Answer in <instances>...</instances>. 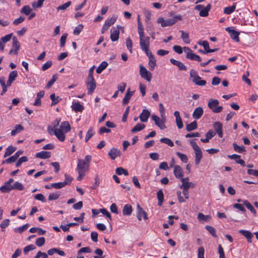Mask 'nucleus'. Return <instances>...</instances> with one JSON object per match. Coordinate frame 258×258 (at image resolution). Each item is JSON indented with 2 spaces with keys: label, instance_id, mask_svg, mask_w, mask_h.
<instances>
[{
  "label": "nucleus",
  "instance_id": "19",
  "mask_svg": "<svg viewBox=\"0 0 258 258\" xmlns=\"http://www.w3.org/2000/svg\"><path fill=\"white\" fill-rule=\"evenodd\" d=\"M108 155L112 160H114L117 157L120 155V152L117 149L113 148L108 152Z\"/></svg>",
  "mask_w": 258,
  "mask_h": 258
},
{
  "label": "nucleus",
  "instance_id": "46",
  "mask_svg": "<svg viewBox=\"0 0 258 258\" xmlns=\"http://www.w3.org/2000/svg\"><path fill=\"white\" fill-rule=\"evenodd\" d=\"M60 195L59 192L51 193L49 195L48 199L49 201L56 200L59 198Z\"/></svg>",
  "mask_w": 258,
  "mask_h": 258
},
{
  "label": "nucleus",
  "instance_id": "7",
  "mask_svg": "<svg viewBox=\"0 0 258 258\" xmlns=\"http://www.w3.org/2000/svg\"><path fill=\"white\" fill-rule=\"evenodd\" d=\"M140 75L149 82L151 81L152 77V73L148 71L146 68L142 64L140 65Z\"/></svg>",
  "mask_w": 258,
  "mask_h": 258
},
{
  "label": "nucleus",
  "instance_id": "5",
  "mask_svg": "<svg viewBox=\"0 0 258 258\" xmlns=\"http://www.w3.org/2000/svg\"><path fill=\"white\" fill-rule=\"evenodd\" d=\"M219 102L217 99H210L209 100L208 106L212 111L215 113L221 112L222 111L223 107L218 106Z\"/></svg>",
  "mask_w": 258,
  "mask_h": 258
},
{
  "label": "nucleus",
  "instance_id": "25",
  "mask_svg": "<svg viewBox=\"0 0 258 258\" xmlns=\"http://www.w3.org/2000/svg\"><path fill=\"white\" fill-rule=\"evenodd\" d=\"M24 127L21 124H17L14 128L11 131V136H14L16 134L20 133L24 130Z\"/></svg>",
  "mask_w": 258,
  "mask_h": 258
},
{
  "label": "nucleus",
  "instance_id": "15",
  "mask_svg": "<svg viewBox=\"0 0 258 258\" xmlns=\"http://www.w3.org/2000/svg\"><path fill=\"white\" fill-rule=\"evenodd\" d=\"M150 115V111L146 109H144L142 112L140 114L139 117L142 122H146Z\"/></svg>",
  "mask_w": 258,
  "mask_h": 258
},
{
  "label": "nucleus",
  "instance_id": "56",
  "mask_svg": "<svg viewBox=\"0 0 258 258\" xmlns=\"http://www.w3.org/2000/svg\"><path fill=\"white\" fill-rule=\"evenodd\" d=\"M181 37L184 43L186 44L190 43V40L189 38L188 33H182Z\"/></svg>",
  "mask_w": 258,
  "mask_h": 258
},
{
  "label": "nucleus",
  "instance_id": "52",
  "mask_svg": "<svg viewBox=\"0 0 258 258\" xmlns=\"http://www.w3.org/2000/svg\"><path fill=\"white\" fill-rule=\"evenodd\" d=\"M126 45L130 52L132 53L133 52V42L130 38H127L126 39Z\"/></svg>",
  "mask_w": 258,
  "mask_h": 258
},
{
  "label": "nucleus",
  "instance_id": "45",
  "mask_svg": "<svg viewBox=\"0 0 258 258\" xmlns=\"http://www.w3.org/2000/svg\"><path fill=\"white\" fill-rule=\"evenodd\" d=\"M160 141L161 143H163L168 145L170 147H173L174 146V144H173V142L170 139L167 138H161L160 140Z\"/></svg>",
  "mask_w": 258,
  "mask_h": 258
},
{
  "label": "nucleus",
  "instance_id": "26",
  "mask_svg": "<svg viewBox=\"0 0 258 258\" xmlns=\"http://www.w3.org/2000/svg\"><path fill=\"white\" fill-rule=\"evenodd\" d=\"M133 211L132 206L129 204L125 205L123 208L122 213L123 215H131Z\"/></svg>",
  "mask_w": 258,
  "mask_h": 258
},
{
  "label": "nucleus",
  "instance_id": "39",
  "mask_svg": "<svg viewBox=\"0 0 258 258\" xmlns=\"http://www.w3.org/2000/svg\"><path fill=\"white\" fill-rule=\"evenodd\" d=\"M189 76L192 78V82L196 81V79H200V77L198 75V72L193 69H191L190 70V73H189Z\"/></svg>",
  "mask_w": 258,
  "mask_h": 258
},
{
  "label": "nucleus",
  "instance_id": "43",
  "mask_svg": "<svg viewBox=\"0 0 258 258\" xmlns=\"http://www.w3.org/2000/svg\"><path fill=\"white\" fill-rule=\"evenodd\" d=\"M12 189H16L19 190H23L24 189V187L22 184L18 181L15 182L13 185H12Z\"/></svg>",
  "mask_w": 258,
  "mask_h": 258
},
{
  "label": "nucleus",
  "instance_id": "40",
  "mask_svg": "<svg viewBox=\"0 0 258 258\" xmlns=\"http://www.w3.org/2000/svg\"><path fill=\"white\" fill-rule=\"evenodd\" d=\"M32 10L31 9L29 6H25L21 10V13L25 14L26 15H29L31 14Z\"/></svg>",
  "mask_w": 258,
  "mask_h": 258
},
{
  "label": "nucleus",
  "instance_id": "17",
  "mask_svg": "<svg viewBox=\"0 0 258 258\" xmlns=\"http://www.w3.org/2000/svg\"><path fill=\"white\" fill-rule=\"evenodd\" d=\"M170 61L173 65L176 66L178 67L179 69L181 71H186L187 68L186 66L180 61L177 60L174 58H171Z\"/></svg>",
  "mask_w": 258,
  "mask_h": 258
},
{
  "label": "nucleus",
  "instance_id": "59",
  "mask_svg": "<svg viewBox=\"0 0 258 258\" xmlns=\"http://www.w3.org/2000/svg\"><path fill=\"white\" fill-rule=\"evenodd\" d=\"M28 161V158L26 156H23L21 157L18 161L16 163V166L18 167L20 166L21 164L23 162H26Z\"/></svg>",
  "mask_w": 258,
  "mask_h": 258
},
{
  "label": "nucleus",
  "instance_id": "55",
  "mask_svg": "<svg viewBox=\"0 0 258 258\" xmlns=\"http://www.w3.org/2000/svg\"><path fill=\"white\" fill-rule=\"evenodd\" d=\"M45 243V238L43 237L38 238L36 239L35 244L39 247L43 246Z\"/></svg>",
  "mask_w": 258,
  "mask_h": 258
},
{
  "label": "nucleus",
  "instance_id": "9",
  "mask_svg": "<svg viewBox=\"0 0 258 258\" xmlns=\"http://www.w3.org/2000/svg\"><path fill=\"white\" fill-rule=\"evenodd\" d=\"M116 19L117 17L115 16H113L110 19H107L102 28V32L107 31L109 28L115 22Z\"/></svg>",
  "mask_w": 258,
  "mask_h": 258
},
{
  "label": "nucleus",
  "instance_id": "3",
  "mask_svg": "<svg viewBox=\"0 0 258 258\" xmlns=\"http://www.w3.org/2000/svg\"><path fill=\"white\" fill-rule=\"evenodd\" d=\"M140 34V44L142 50L146 53H149L151 51L149 50L150 40L149 36H145L144 33H139Z\"/></svg>",
  "mask_w": 258,
  "mask_h": 258
},
{
  "label": "nucleus",
  "instance_id": "62",
  "mask_svg": "<svg viewBox=\"0 0 258 258\" xmlns=\"http://www.w3.org/2000/svg\"><path fill=\"white\" fill-rule=\"evenodd\" d=\"M65 186V184L63 182H60L58 183H51V186H53V188L56 189L61 188Z\"/></svg>",
  "mask_w": 258,
  "mask_h": 258
},
{
  "label": "nucleus",
  "instance_id": "22",
  "mask_svg": "<svg viewBox=\"0 0 258 258\" xmlns=\"http://www.w3.org/2000/svg\"><path fill=\"white\" fill-rule=\"evenodd\" d=\"M35 157L41 159H47L50 157V152L48 151H41L36 154Z\"/></svg>",
  "mask_w": 258,
  "mask_h": 258
},
{
  "label": "nucleus",
  "instance_id": "44",
  "mask_svg": "<svg viewBox=\"0 0 258 258\" xmlns=\"http://www.w3.org/2000/svg\"><path fill=\"white\" fill-rule=\"evenodd\" d=\"M198 44L202 46L204 50H206L205 52H207V51L209 49V44L208 41H202L200 40L198 42Z\"/></svg>",
  "mask_w": 258,
  "mask_h": 258
},
{
  "label": "nucleus",
  "instance_id": "31",
  "mask_svg": "<svg viewBox=\"0 0 258 258\" xmlns=\"http://www.w3.org/2000/svg\"><path fill=\"white\" fill-rule=\"evenodd\" d=\"M108 66V63L105 61H102L96 69V73L100 74L104 70H105Z\"/></svg>",
  "mask_w": 258,
  "mask_h": 258
},
{
  "label": "nucleus",
  "instance_id": "37",
  "mask_svg": "<svg viewBox=\"0 0 258 258\" xmlns=\"http://www.w3.org/2000/svg\"><path fill=\"white\" fill-rule=\"evenodd\" d=\"M16 150V148L12 146H9L6 150L4 157L5 158L14 153Z\"/></svg>",
  "mask_w": 258,
  "mask_h": 258
},
{
  "label": "nucleus",
  "instance_id": "32",
  "mask_svg": "<svg viewBox=\"0 0 258 258\" xmlns=\"http://www.w3.org/2000/svg\"><path fill=\"white\" fill-rule=\"evenodd\" d=\"M12 189L11 185H8L6 182L4 185L0 187V190L3 193H7L10 192Z\"/></svg>",
  "mask_w": 258,
  "mask_h": 258
},
{
  "label": "nucleus",
  "instance_id": "64",
  "mask_svg": "<svg viewBox=\"0 0 258 258\" xmlns=\"http://www.w3.org/2000/svg\"><path fill=\"white\" fill-rule=\"evenodd\" d=\"M205 250L203 247H200L198 249V258H205L204 257Z\"/></svg>",
  "mask_w": 258,
  "mask_h": 258
},
{
  "label": "nucleus",
  "instance_id": "33",
  "mask_svg": "<svg viewBox=\"0 0 258 258\" xmlns=\"http://www.w3.org/2000/svg\"><path fill=\"white\" fill-rule=\"evenodd\" d=\"M145 127V125L142 123L137 124L132 130V133L139 132L143 130Z\"/></svg>",
  "mask_w": 258,
  "mask_h": 258
},
{
  "label": "nucleus",
  "instance_id": "16",
  "mask_svg": "<svg viewBox=\"0 0 258 258\" xmlns=\"http://www.w3.org/2000/svg\"><path fill=\"white\" fill-rule=\"evenodd\" d=\"M186 58L191 60H195L199 62L202 61L201 57L199 55L193 53L192 50L190 51L189 52L186 53Z\"/></svg>",
  "mask_w": 258,
  "mask_h": 258
},
{
  "label": "nucleus",
  "instance_id": "24",
  "mask_svg": "<svg viewBox=\"0 0 258 258\" xmlns=\"http://www.w3.org/2000/svg\"><path fill=\"white\" fill-rule=\"evenodd\" d=\"M134 91L131 92L130 89H128L127 90V91L125 95V96L123 98V100H122V104L123 105H125L129 102L132 96H133V95L134 94Z\"/></svg>",
  "mask_w": 258,
  "mask_h": 258
},
{
  "label": "nucleus",
  "instance_id": "57",
  "mask_svg": "<svg viewBox=\"0 0 258 258\" xmlns=\"http://www.w3.org/2000/svg\"><path fill=\"white\" fill-rule=\"evenodd\" d=\"M12 36V33L9 34L8 35H6L5 36L1 38L0 42L5 44V43L11 40Z\"/></svg>",
  "mask_w": 258,
  "mask_h": 258
},
{
  "label": "nucleus",
  "instance_id": "29",
  "mask_svg": "<svg viewBox=\"0 0 258 258\" xmlns=\"http://www.w3.org/2000/svg\"><path fill=\"white\" fill-rule=\"evenodd\" d=\"M234 150L235 152L239 153H242L246 151L245 148L244 146H239L235 143H233Z\"/></svg>",
  "mask_w": 258,
  "mask_h": 258
},
{
  "label": "nucleus",
  "instance_id": "53",
  "mask_svg": "<svg viewBox=\"0 0 258 258\" xmlns=\"http://www.w3.org/2000/svg\"><path fill=\"white\" fill-rule=\"evenodd\" d=\"M196 81L192 82L195 84L199 86H204L206 85L207 82L204 80H202V78L200 77V79H196Z\"/></svg>",
  "mask_w": 258,
  "mask_h": 258
},
{
  "label": "nucleus",
  "instance_id": "12",
  "mask_svg": "<svg viewBox=\"0 0 258 258\" xmlns=\"http://www.w3.org/2000/svg\"><path fill=\"white\" fill-rule=\"evenodd\" d=\"M13 48L10 50L9 54L14 53L15 54H18V51L20 49V44L19 42L17 40L16 37H13Z\"/></svg>",
  "mask_w": 258,
  "mask_h": 258
},
{
  "label": "nucleus",
  "instance_id": "60",
  "mask_svg": "<svg viewBox=\"0 0 258 258\" xmlns=\"http://www.w3.org/2000/svg\"><path fill=\"white\" fill-rule=\"evenodd\" d=\"M36 248V247L33 244H30L29 245L26 246L24 248V252L25 254H27V253L30 251L34 250Z\"/></svg>",
  "mask_w": 258,
  "mask_h": 258
},
{
  "label": "nucleus",
  "instance_id": "48",
  "mask_svg": "<svg viewBox=\"0 0 258 258\" xmlns=\"http://www.w3.org/2000/svg\"><path fill=\"white\" fill-rule=\"evenodd\" d=\"M222 124L219 121L215 122L213 124V127L216 133L222 131Z\"/></svg>",
  "mask_w": 258,
  "mask_h": 258
},
{
  "label": "nucleus",
  "instance_id": "36",
  "mask_svg": "<svg viewBox=\"0 0 258 258\" xmlns=\"http://www.w3.org/2000/svg\"><path fill=\"white\" fill-rule=\"evenodd\" d=\"M87 86L88 93L91 95L94 91L96 87V83L86 84Z\"/></svg>",
  "mask_w": 258,
  "mask_h": 258
},
{
  "label": "nucleus",
  "instance_id": "47",
  "mask_svg": "<svg viewBox=\"0 0 258 258\" xmlns=\"http://www.w3.org/2000/svg\"><path fill=\"white\" fill-rule=\"evenodd\" d=\"M94 132L93 130V128L90 127L86 135L85 142H87L94 135Z\"/></svg>",
  "mask_w": 258,
  "mask_h": 258
},
{
  "label": "nucleus",
  "instance_id": "1",
  "mask_svg": "<svg viewBox=\"0 0 258 258\" xmlns=\"http://www.w3.org/2000/svg\"><path fill=\"white\" fill-rule=\"evenodd\" d=\"M91 156L87 155L85 159H79L77 169L78 172L86 173L89 170L90 163L91 161Z\"/></svg>",
  "mask_w": 258,
  "mask_h": 258
},
{
  "label": "nucleus",
  "instance_id": "2",
  "mask_svg": "<svg viewBox=\"0 0 258 258\" xmlns=\"http://www.w3.org/2000/svg\"><path fill=\"white\" fill-rule=\"evenodd\" d=\"M181 16L179 15L175 16L173 18L164 19L163 17H159L157 22L160 24L163 27L170 26L175 24L177 20H181Z\"/></svg>",
  "mask_w": 258,
  "mask_h": 258
},
{
  "label": "nucleus",
  "instance_id": "14",
  "mask_svg": "<svg viewBox=\"0 0 258 258\" xmlns=\"http://www.w3.org/2000/svg\"><path fill=\"white\" fill-rule=\"evenodd\" d=\"M204 113V110L201 107H197L194 111L192 117L195 119H200Z\"/></svg>",
  "mask_w": 258,
  "mask_h": 258
},
{
  "label": "nucleus",
  "instance_id": "20",
  "mask_svg": "<svg viewBox=\"0 0 258 258\" xmlns=\"http://www.w3.org/2000/svg\"><path fill=\"white\" fill-rule=\"evenodd\" d=\"M174 174L176 178H180L183 176V171L181 167L179 165L174 166Z\"/></svg>",
  "mask_w": 258,
  "mask_h": 258
},
{
  "label": "nucleus",
  "instance_id": "51",
  "mask_svg": "<svg viewBox=\"0 0 258 258\" xmlns=\"http://www.w3.org/2000/svg\"><path fill=\"white\" fill-rule=\"evenodd\" d=\"M205 228L213 236L215 237H217L216 234V230L214 227L211 226L207 225Z\"/></svg>",
  "mask_w": 258,
  "mask_h": 258
},
{
  "label": "nucleus",
  "instance_id": "6",
  "mask_svg": "<svg viewBox=\"0 0 258 258\" xmlns=\"http://www.w3.org/2000/svg\"><path fill=\"white\" fill-rule=\"evenodd\" d=\"M48 132L51 135L54 134L60 142H63L65 140L64 132L59 128L54 130L51 126H49L48 127Z\"/></svg>",
  "mask_w": 258,
  "mask_h": 258
},
{
  "label": "nucleus",
  "instance_id": "58",
  "mask_svg": "<svg viewBox=\"0 0 258 258\" xmlns=\"http://www.w3.org/2000/svg\"><path fill=\"white\" fill-rule=\"evenodd\" d=\"M94 252L95 254H97L98 255L94 256V258H104V257L102 256L103 251L102 249H101L100 248H97L94 251Z\"/></svg>",
  "mask_w": 258,
  "mask_h": 258
},
{
  "label": "nucleus",
  "instance_id": "21",
  "mask_svg": "<svg viewBox=\"0 0 258 258\" xmlns=\"http://www.w3.org/2000/svg\"><path fill=\"white\" fill-rule=\"evenodd\" d=\"M64 133H67L71 131V127L68 121H63L61 122L60 128Z\"/></svg>",
  "mask_w": 258,
  "mask_h": 258
},
{
  "label": "nucleus",
  "instance_id": "35",
  "mask_svg": "<svg viewBox=\"0 0 258 258\" xmlns=\"http://www.w3.org/2000/svg\"><path fill=\"white\" fill-rule=\"evenodd\" d=\"M72 107L73 110L76 112L82 111L84 109L83 106L79 102L74 103Z\"/></svg>",
  "mask_w": 258,
  "mask_h": 258
},
{
  "label": "nucleus",
  "instance_id": "34",
  "mask_svg": "<svg viewBox=\"0 0 258 258\" xmlns=\"http://www.w3.org/2000/svg\"><path fill=\"white\" fill-rule=\"evenodd\" d=\"M158 201V205L161 206L164 200V194L162 189H160L157 193Z\"/></svg>",
  "mask_w": 258,
  "mask_h": 258
},
{
  "label": "nucleus",
  "instance_id": "27",
  "mask_svg": "<svg viewBox=\"0 0 258 258\" xmlns=\"http://www.w3.org/2000/svg\"><path fill=\"white\" fill-rule=\"evenodd\" d=\"M243 204L244 205L246 206V207L250 211L251 213L253 214L254 216L256 215V212L255 210L254 209L253 207L250 204V203L247 200H244L243 201Z\"/></svg>",
  "mask_w": 258,
  "mask_h": 258
},
{
  "label": "nucleus",
  "instance_id": "50",
  "mask_svg": "<svg viewBox=\"0 0 258 258\" xmlns=\"http://www.w3.org/2000/svg\"><path fill=\"white\" fill-rule=\"evenodd\" d=\"M57 79L56 75L52 76L51 79L47 83L46 88H50Z\"/></svg>",
  "mask_w": 258,
  "mask_h": 258
},
{
  "label": "nucleus",
  "instance_id": "23",
  "mask_svg": "<svg viewBox=\"0 0 258 258\" xmlns=\"http://www.w3.org/2000/svg\"><path fill=\"white\" fill-rule=\"evenodd\" d=\"M54 253H57L61 256H64L65 255V253L63 251L60 250L59 249L57 248H52L47 251V254L49 255H52Z\"/></svg>",
  "mask_w": 258,
  "mask_h": 258
},
{
  "label": "nucleus",
  "instance_id": "38",
  "mask_svg": "<svg viewBox=\"0 0 258 258\" xmlns=\"http://www.w3.org/2000/svg\"><path fill=\"white\" fill-rule=\"evenodd\" d=\"M236 8V4L234 3L232 6L226 7L224 10V13L226 14L229 15L233 12Z\"/></svg>",
  "mask_w": 258,
  "mask_h": 258
},
{
  "label": "nucleus",
  "instance_id": "63",
  "mask_svg": "<svg viewBox=\"0 0 258 258\" xmlns=\"http://www.w3.org/2000/svg\"><path fill=\"white\" fill-rule=\"evenodd\" d=\"M34 199L36 200L41 201L42 202H45L46 200L44 196L41 194H38L34 196Z\"/></svg>",
  "mask_w": 258,
  "mask_h": 258
},
{
  "label": "nucleus",
  "instance_id": "10",
  "mask_svg": "<svg viewBox=\"0 0 258 258\" xmlns=\"http://www.w3.org/2000/svg\"><path fill=\"white\" fill-rule=\"evenodd\" d=\"M151 118L152 120L154 121L155 124L160 129L163 130L166 128V126L165 125V122L157 115L153 114Z\"/></svg>",
  "mask_w": 258,
  "mask_h": 258
},
{
  "label": "nucleus",
  "instance_id": "30",
  "mask_svg": "<svg viewBox=\"0 0 258 258\" xmlns=\"http://www.w3.org/2000/svg\"><path fill=\"white\" fill-rule=\"evenodd\" d=\"M50 98L52 101L51 106H53L58 102H59L61 99L59 96H55V95L54 93H52L50 95Z\"/></svg>",
  "mask_w": 258,
  "mask_h": 258
},
{
  "label": "nucleus",
  "instance_id": "49",
  "mask_svg": "<svg viewBox=\"0 0 258 258\" xmlns=\"http://www.w3.org/2000/svg\"><path fill=\"white\" fill-rule=\"evenodd\" d=\"M176 155L180 159L181 161H182L184 163L187 162L188 158L186 155L181 153L180 152H176Z\"/></svg>",
  "mask_w": 258,
  "mask_h": 258
},
{
  "label": "nucleus",
  "instance_id": "4",
  "mask_svg": "<svg viewBox=\"0 0 258 258\" xmlns=\"http://www.w3.org/2000/svg\"><path fill=\"white\" fill-rule=\"evenodd\" d=\"M189 142L195 153V164L198 165L203 157L201 149L194 140H190Z\"/></svg>",
  "mask_w": 258,
  "mask_h": 258
},
{
  "label": "nucleus",
  "instance_id": "42",
  "mask_svg": "<svg viewBox=\"0 0 258 258\" xmlns=\"http://www.w3.org/2000/svg\"><path fill=\"white\" fill-rule=\"evenodd\" d=\"M115 171H116V173L119 175H120L121 174H124L125 176H127L128 175V171L126 169H125L122 167L117 168L115 170Z\"/></svg>",
  "mask_w": 258,
  "mask_h": 258
},
{
  "label": "nucleus",
  "instance_id": "8",
  "mask_svg": "<svg viewBox=\"0 0 258 258\" xmlns=\"http://www.w3.org/2000/svg\"><path fill=\"white\" fill-rule=\"evenodd\" d=\"M211 8V5L208 4L206 7L202 5H197L195 9L200 11L199 15L201 17H206L209 14V11Z\"/></svg>",
  "mask_w": 258,
  "mask_h": 258
},
{
  "label": "nucleus",
  "instance_id": "54",
  "mask_svg": "<svg viewBox=\"0 0 258 258\" xmlns=\"http://www.w3.org/2000/svg\"><path fill=\"white\" fill-rule=\"evenodd\" d=\"M124 28L121 26H117L116 27H113L111 29L110 32H123Z\"/></svg>",
  "mask_w": 258,
  "mask_h": 258
},
{
  "label": "nucleus",
  "instance_id": "61",
  "mask_svg": "<svg viewBox=\"0 0 258 258\" xmlns=\"http://www.w3.org/2000/svg\"><path fill=\"white\" fill-rule=\"evenodd\" d=\"M18 76V73L16 71H13L11 72L9 75V79L14 81L16 77Z\"/></svg>",
  "mask_w": 258,
  "mask_h": 258
},
{
  "label": "nucleus",
  "instance_id": "18",
  "mask_svg": "<svg viewBox=\"0 0 258 258\" xmlns=\"http://www.w3.org/2000/svg\"><path fill=\"white\" fill-rule=\"evenodd\" d=\"M239 233L242 234L247 239L248 242H251L252 234L249 231L241 229L239 230Z\"/></svg>",
  "mask_w": 258,
  "mask_h": 258
},
{
  "label": "nucleus",
  "instance_id": "13",
  "mask_svg": "<svg viewBox=\"0 0 258 258\" xmlns=\"http://www.w3.org/2000/svg\"><path fill=\"white\" fill-rule=\"evenodd\" d=\"M137 218L139 221L142 220V217H143L144 220L148 219V216L147 213L141 208L139 204H138L137 207Z\"/></svg>",
  "mask_w": 258,
  "mask_h": 258
},
{
  "label": "nucleus",
  "instance_id": "28",
  "mask_svg": "<svg viewBox=\"0 0 258 258\" xmlns=\"http://www.w3.org/2000/svg\"><path fill=\"white\" fill-rule=\"evenodd\" d=\"M198 128L197 122L196 121H194L192 122L187 124L186 125V130L187 132L194 131Z\"/></svg>",
  "mask_w": 258,
  "mask_h": 258
},
{
  "label": "nucleus",
  "instance_id": "11",
  "mask_svg": "<svg viewBox=\"0 0 258 258\" xmlns=\"http://www.w3.org/2000/svg\"><path fill=\"white\" fill-rule=\"evenodd\" d=\"M147 55L149 57V67L150 71H153L155 69V67L156 66V60L154 58V55L152 54V52H149L146 53Z\"/></svg>",
  "mask_w": 258,
  "mask_h": 258
},
{
  "label": "nucleus",
  "instance_id": "41",
  "mask_svg": "<svg viewBox=\"0 0 258 258\" xmlns=\"http://www.w3.org/2000/svg\"><path fill=\"white\" fill-rule=\"evenodd\" d=\"M29 226H30L29 224L27 223V224L23 225L22 226H21V227H18V228L15 229L14 231L16 233H21L23 231H24L25 230H26L29 227Z\"/></svg>",
  "mask_w": 258,
  "mask_h": 258
}]
</instances>
